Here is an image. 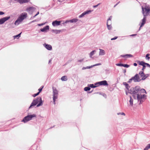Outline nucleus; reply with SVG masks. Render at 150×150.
Segmentation results:
<instances>
[{"mask_svg": "<svg viewBox=\"0 0 150 150\" xmlns=\"http://www.w3.org/2000/svg\"><path fill=\"white\" fill-rule=\"evenodd\" d=\"M61 21L56 20L52 22V25L54 26H57L60 25Z\"/></svg>", "mask_w": 150, "mask_h": 150, "instance_id": "4468645a", "label": "nucleus"}, {"mask_svg": "<svg viewBox=\"0 0 150 150\" xmlns=\"http://www.w3.org/2000/svg\"><path fill=\"white\" fill-rule=\"evenodd\" d=\"M15 1H17L20 4L21 0H14Z\"/></svg>", "mask_w": 150, "mask_h": 150, "instance_id": "603ef678", "label": "nucleus"}, {"mask_svg": "<svg viewBox=\"0 0 150 150\" xmlns=\"http://www.w3.org/2000/svg\"><path fill=\"white\" fill-rule=\"evenodd\" d=\"M44 46L47 50H52V47L51 45L46 43H44L43 45Z\"/></svg>", "mask_w": 150, "mask_h": 150, "instance_id": "f8f14e48", "label": "nucleus"}, {"mask_svg": "<svg viewBox=\"0 0 150 150\" xmlns=\"http://www.w3.org/2000/svg\"><path fill=\"white\" fill-rule=\"evenodd\" d=\"M35 8L33 7H30L26 9V11L28 12L33 11L35 9Z\"/></svg>", "mask_w": 150, "mask_h": 150, "instance_id": "aec40b11", "label": "nucleus"}, {"mask_svg": "<svg viewBox=\"0 0 150 150\" xmlns=\"http://www.w3.org/2000/svg\"><path fill=\"white\" fill-rule=\"evenodd\" d=\"M116 65L120 67H123V64H116Z\"/></svg>", "mask_w": 150, "mask_h": 150, "instance_id": "4c0bfd02", "label": "nucleus"}, {"mask_svg": "<svg viewBox=\"0 0 150 150\" xmlns=\"http://www.w3.org/2000/svg\"><path fill=\"white\" fill-rule=\"evenodd\" d=\"M22 21H21V20L19 19V18H18V19L16 21L15 23V25H18Z\"/></svg>", "mask_w": 150, "mask_h": 150, "instance_id": "412c9836", "label": "nucleus"}, {"mask_svg": "<svg viewBox=\"0 0 150 150\" xmlns=\"http://www.w3.org/2000/svg\"><path fill=\"white\" fill-rule=\"evenodd\" d=\"M100 50L99 53V55H103L105 54V51L102 49H99Z\"/></svg>", "mask_w": 150, "mask_h": 150, "instance_id": "6ab92c4d", "label": "nucleus"}, {"mask_svg": "<svg viewBox=\"0 0 150 150\" xmlns=\"http://www.w3.org/2000/svg\"><path fill=\"white\" fill-rule=\"evenodd\" d=\"M137 94H133V97L134 99H137Z\"/></svg>", "mask_w": 150, "mask_h": 150, "instance_id": "ea45409f", "label": "nucleus"}, {"mask_svg": "<svg viewBox=\"0 0 150 150\" xmlns=\"http://www.w3.org/2000/svg\"><path fill=\"white\" fill-rule=\"evenodd\" d=\"M123 67L126 68H128L129 67V65L127 64H123Z\"/></svg>", "mask_w": 150, "mask_h": 150, "instance_id": "e433bc0d", "label": "nucleus"}, {"mask_svg": "<svg viewBox=\"0 0 150 150\" xmlns=\"http://www.w3.org/2000/svg\"><path fill=\"white\" fill-rule=\"evenodd\" d=\"M136 34H132L131 35H130L131 36H134L136 35Z\"/></svg>", "mask_w": 150, "mask_h": 150, "instance_id": "13d9d810", "label": "nucleus"}, {"mask_svg": "<svg viewBox=\"0 0 150 150\" xmlns=\"http://www.w3.org/2000/svg\"><path fill=\"white\" fill-rule=\"evenodd\" d=\"M36 21L35 20H33V21H32V22H31V23H33V22H35Z\"/></svg>", "mask_w": 150, "mask_h": 150, "instance_id": "680f3d73", "label": "nucleus"}, {"mask_svg": "<svg viewBox=\"0 0 150 150\" xmlns=\"http://www.w3.org/2000/svg\"><path fill=\"white\" fill-rule=\"evenodd\" d=\"M137 63L140 65H142V66H144V65H145V62H144L143 61H137Z\"/></svg>", "mask_w": 150, "mask_h": 150, "instance_id": "393cba45", "label": "nucleus"}, {"mask_svg": "<svg viewBox=\"0 0 150 150\" xmlns=\"http://www.w3.org/2000/svg\"><path fill=\"white\" fill-rule=\"evenodd\" d=\"M91 12V10L86 11L82 13L81 15L79 16V18L83 17L85 15L88 14Z\"/></svg>", "mask_w": 150, "mask_h": 150, "instance_id": "ddd939ff", "label": "nucleus"}, {"mask_svg": "<svg viewBox=\"0 0 150 150\" xmlns=\"http://www.w3.org/2000/svg\"><path fill=\"white\" fill-rule=\"evenodd\" d=\"M146 95L145 94L141 95V94L139 93L137 94V99L138 101H140L139 104L142 103V102L143 101V99H146Z\"/></svg>", "mask_w": 150, "mask_h": 150, "instance_id": "423d86ee", "label": "nucleus"}, {"mask_svg": "<svg viewBox=\"0 0 150 150\" xmlns=\"http://www.w3.org/2000/svg\"><path fill=\"white\" fill-rule=\"evenodd\" d=\"M27 16V14L26 13H22L18 17L19 19L22 21Z\"/></svg>", "mask_w": 150, "mask_h": 150, "instance_id": "9b49d317", "label": "nucleus"}, {"mask_svg": "<svg viewBox=\"0 0 150 150\" xmlns=\"http://www.w3.org/2000/svg\"><path fill=\"white\" fill-rule=\"evenodd\" d=\"M51 61H52V60L51 59L49 61V63H50L51 62Z\"/></svg>", "mask_w": 150, "mask_h": 150, "instance_id": "bf43d9fd", "label": "nucleus"}, {"mask_svg": "<svg viewBox=\"0 0 150 150\" xmlns=\"http://www.w3.org/2000/svg\"><path fill=\"white\" fill-rule=\"evenodd\" d=\"M146 146L148 149L150 148V144H148Z\"/></svg>", "mask_w": 150, "mask_h": 150, "instance_id": "8fccbe9b", "label": "nucleus"}, {"mask_svg": "<svg viewBox=\"0 0 150 150\" xmlns=\"http://www.w3.org/2000/svg\"><path fill=\"white\" fill-rule=\"evenodd\" d=\"M91 66H87L86 67H83L82 68V70H85V69H90L91 68Z\"/></svg>", "mask_w": 150, "mask_h": 150, "instance_id": "72a5a7b5", "label": "nucleus"}, {"mask_svg": "<svg viewBox=\"0 0 150 150\" xmlns=\"http://www.w3.org/2000/svg\"><path fill=\"white\" fill-rule=\"evenodd\" d=\"M43 24H38V25L39 26H41V25H43Z\"/></svg>", "mask_w": 150, "mask_h": 150, "instance_id": "052dcab7", "label": "nucleus"}, {"mask_svg": "<svg viewBox=\"0 0 150 150\" xmlns=\"http://www.w3.org/2000/svg\"><path fill=\"white\" fill-rule=\"evenodd\" d=\"M124 72H126V71H124Z\"/></svg>", "mask_w": 150, "mask_h": 150, "instance_id": "338daca9", "label": "nucleus"}, {"mask_svg": "<svg viewBox=\"0 0 150 150\" xmlns=\"http://www.w3.org/2000/svg\"><path fill=\"white\" fill-rule=\"evenodd\" d=\"M130 99L129 100L130 104L131 106H132L133 105V99L132 98L131 96H130Z\"/></svg>", "mask_w": 150, "mask_h": 150, "instance_id": "a878e982", "label": "nucleus"}, {"mask_svg": "<svg viewBox=\"0 0 150 150\" xmlns=\"http://www.w3.org/2000/svg\"><path fill=\"white\" fill-rule=\"evenodd\" d=\"M119 2H118V3H117L116 4H117V5L119 4Z\"/></svg>", "mask_w": 150, "mask_h": 150, "instance_id": "69168bd1", "label": "nucleus"}, {"mask_svg": "<svg viewBox=\"0 0 150 150\" xmlns=\"http://www.w3.org/2000/svg\"><path fill=\"white\" fill-rule=\"evenodd\" d=\"M88 85L90 87H91V88H95L98 86V85H94L93 84H89Z\"/></svg>", "mask_w": 150, "mask_h": 150, "instance_id": "5701e85b", "label": "nucleus"}, {"mask_svg": "<svg viewBox=\"0 0 150 150\" xmlns=\"http://www.w3.org/2000/svg\"><path fill=\"white\" fill-rule=\"evenodd\" d=\"M4 14V12L2 11H0V15H2Z\"/></svg>", "mask_w": 150, "mask_h": 150, "instance_id": "3c124183", "label": "nucleus"}, {"mask_svg": "<svg viewBox=\"0 0 150 150\" xmlns=\"http://www.w3.org/2000/svg\"><path fill=\"white\" fill-rule=\"evenodd\" d=\"M36 117V115L34 114L32 115H28L25 117L22 121L24 123H26L31 120L33 117Z\"/></svg>", "mask_w": 150, "mask_h": 150, "instance_id": "20e7f679", "label": "nucleus"}, {"mask_svg": "<svg viewBox=\"0 0 150 150\" xmlns=\"http://www.w3.org/2000/svg\"><path fill=\"white\" fill-rule=\"evenodd\" d=\"M49 29V26L47 25L42 28L40 29V31L42 32H45L47 31V30Z\"/></svg>", "mask_w": 150, "mask_h": 150, "instance_id": "f3484780", "label": "nucleus"}, {"mask_svg": "<svg viewBox=\"0 0 150 150\" xmlns=\"http://www.w3.org/2000/svg\"><path fill=\"white\" fill-rule=\"evenodd\" d=\"M150 55L149 54H147L146 56V60H149L150 59V57L149 56Z\"/></svg>", "mask_w": 150, "mask_h": 150, "instance_id": "473e14b6", "label": "nucleus"}, {"mask_svg": "<svg viewBox=\"0 0 150 150\" xmlns=\"http://www.w3.org/2000/svg\"><path fill=\"white\" fill-rule=\"evenodd\" d=\"M20 4L27 3L30 1V0H21Z\"/></svg>", "mask_w": 150, "mask_h": 150, "instance_id": "b1692460", "label": "nucleus"}, {"mask_svg": "<svg viewBox=\"0 0 150 150\" xmlns=\"http://www.w3.org/2000/svg\"><path fill=\"white\" fill-rule=\"evenodd\" d=\"M107 27L108 29L110 30L112 29V27L111 26V25H110L109 24H107Z\"/></svg>", "mask_w": 150, "mask_h": 150, "instance_id": "2f4dec72", "label": "nucleus"}, {"mask_svg": "<svg viewBox=\"0 0 150 150\" xmlns=\"http://www.w3.org/2000/svg\"><path fill=\"white\" fill-rule=\"evenodd\" d=\"M142 9L143 16L146 17L150 13V7L149 6H146L145 8L142 7Z\"/></svg>", "mask_w": 150, "mask_h": 150, "instance_id": "7ed1b4c3", "label": "nucleus"}, {"mask_svg": "<svg viewBox=\"0 0 150 150\" xmlns=\"http://www.w3.org/2000/svg\"><path fill=\"white\" fill-rule=\"evenodd\" d=\"M61 79L62 81H66L67 80V76H62Z\"/></svg>", "mask_w": 150, "mask_h": 150, "instance_id": "bb28decb", "label": "nucleus"}, {"mask_svg": "<svg viewBox=\"0 0 150 150\" xmlns=\"http://www.w3.org/2000/svg\"><path fill=\"white\" fill-rule=\"evenodd\" d=\"M146 17L145 16H144L143 19L142 20V23L140 26V27L139 30H140L141 27H142L146 23Z\"/></svg>", "mask_w": 150, "mask_h": 150, "instance_id": "2eb2a0df", "label": "nucleus"}, {"mask_svg": "<svg viewBox=\"0 0 150 150\" xmlns=\"http://www.w3.org/2000/svg\"><path fill=\"white\" fill-rule=\"evenodd\" d=\"M58 1H59V2L61 1V0H58Z\"/></svg>", "mask_w": 150, "mask_h": 150, "instance_id": "0e129e2a", "label": "nucleus"}, {"mask_svg": "<svg viewBox=\"0 0 150 150\" xmlns=\"http://www.w3.org/2000/svg\"><path fill=\"white\" fill-rule=\"evenodd\" d=\"M148 148H147V147L146 146V147L144 148V150H148Z\"/></svg>", "mask_w": 150, "mask_h": 150, "instance_id": "864d4df0", "label": "nucleus"}, {"mask_svg": "<svg viewBox=\"0 0 150 150\" xmlns=\"http://www.w3.org/2000/svg\"><path fill=\"white\" fill-rule=\"evenodd\" d=\"M132 80H130V79H129V81H128V82L130 83Z\"/></svg>", "mask_w": 150, "mask_h": 150, "instance_id": "4d7b16f0", "label": "nucleus"}, {"mask_svg": "<svg viewBox=\"0 0 150 150\" xmlns=\"http://www.w3.org/2000/svg\"><path fill=\"white\" fill-rule=\"evenodd\" d=\"M21 32L19 34H18L16 35H15L13 36L14 39H15L16 38H17V39H18L19 38V37L21 36Z\"/></svg>", "mask_w": 150, "mask_h": 150, "instance_id": "c756f323", "label": "nucleus"}, {"mask_svg": "<svg viewBox=\"0 0 150 150\" xmlns=\"http://www.w3.org/2000/svg\"><path fill=\"white\" fill-rule=\"evenodd\" d=\"M39 13V12H38V13L33 17V18H35V16H37Z\"/></svg>", "mask_w": 150, "mask_h": 150, "instance_id": "09e8293b", "label": "nucleus"}, {"mask_svg": "<svg viewBox=\"0 0 150 150\" xmlns=\"http://www.w3.org/2000/svg\"><path fill=\"white\" fill-rule=\"evenodd\" d=\"M10 16H8L0 19V25L3 24L5 22L10 19Z\"/></svg>", "mask_w": 150, "mask_h": 150, "instance_id": "9d476101", "label": "nucleus"}, {"mask_svg": "<svg viewBox=\"0 0 150 150\" xmlns=\"http://www.w3.org/2000/svg\"><path fill=\"white\" fill-rule=\"evenodd\" d=\"M130 80H133L135 82H139L141 80L138 74H136L133 77L130 79Z\"/></svg>", "mask_w": 150, "mask_h": 150, "instance_id": "1a4fd4ad", "label": "nucleus"}, {"mask_svg": "<svg viewBox=\"0 0 150 150\" xmlns=\"http://www.w3.org/2000/svg\"><path fill=\"white\" fill-rule=\"evenodd\" d=\"M120 57L123 58H128L132 57L133 56L130 54H126L125 55H121Z\"/></svg>", "mask_w": 150, "mask_h": 150, "instance_id": "dca6fc26", "label": "nucleus"}, {"mask_svg": "<svg viewBox=\"0 0 150 150\" xmlns=\"http://www.w3.org/2000/svg\"><path fill=\"white\" fill-rule=\"evenodd\" d=\"M78 21V20L77 18H73L71 20L68 21H66V23L70 22L72 23H75L77 22Z\"/></svg>", "mask_w": 150, "mask_h": 150, "instance_id": "a211bd4d", "label": "nucleus"}, {"mask_svg": "<svg viewBox=\"0 0 150 150\" xmlns=\"http://www.w3.org/2000/svg\"><path fill=\"white\" fill-rule=\"evenodd\" d=\"M39 94V93L38 92L37 93L33 95V96L35 97Z\"/></svg>", "mask_w": 150, "mask_h": 150, "instance_id": "79ce46f5", "label": "nucleus"}, {"mask_svg": "<svg viewBox=\"0 0 150 150\" xmlns=\"http://www.w3.org/2000/svg\"><path fill=\"white\" fill-rule=\"evenodd\" d=\"M117 5V4H116L114 6V7H115Z\"/></svg>", "mask_w": 150, "mask_h": 150, "instance_id": "e2e57ef3", "label": "nucleus"}, {"mask_svg": "<svg viewBox=\"0 0 150 150\" xmlns=\"http://www.w3.org/2000/svg\"><path fill=\"white\" fill-rule=\"evenodd\" d=\"M123 84L124 85L126 86V88L127 89L129 90V88H130V86H129L128 84L126 82H124Z\"/></svg>", "mask_w": 150, "mask_h": 150, "instance_id": "c85d7f7f", "label": "nucleus"}, {"mask_svg": "<svg viewBox=\"0 0 150 150\" xmlns=\"http://www.w3.org/2000/svg\"><path fill=\"white\" fill-rule=\"evenodd\" d=\"M100 3H99L97 5L93 6V8H96L98 6L100 5Z\"/></svg>", "mask_w": 150, "mask_h": 150, "instance_id": "c03bdc74", "label": "nucleus"}, {"mask_svg": "<svg viewBox=\"0 0 150 150\" xmlns=\"http://www.w3.org/2000/svg\"><path fill=\"white\" fill-rule=\"evenodd\" d=\"M117 37H115L112 38L111 39V40H115L117 39Z\"/></svg>", "mask_w": 150, "mask_h": 150, "instance_id": "49530a36", "label": "nucleus"}, {"mask_svg": "<svg viewBox=\"0 0 150 150\" xmlns=\"http://www.w3.org/2000/svg\"><path fill=\"white\" fill-rule=\"evenodd\" d=\"M112 18V16H111L108 19H110V20H111V19Z\"/></svg>", "mask_w": 150, "mask_h": 150, "instance_id": "6e6d98bb", "label": "nucleus"}, {"mask_svg": "<svg viewBox=\"0 0 150 150\" xmlns=\"http://www.w3.org/2000/svg\"><path fill=\"white\" fill-rule=\"evenodd\" d=\"M129 93L131 94H135L138 93H146V92L144 89H140V87L136 86L134 88H131L129 90Z\"/></svg>", "mask_w": 150, "mask_h": 150, "instance_id": "f257e3e1", "label": "nucleus"}, {"mask_svg": "<svg viewBox=\"0 0 150 150\" xmlns=\"http://www.w3.org/2000/svg\"><path fill=\"white\" fill-rule=\"evenodd\" d=\"M52 31L56 34H57L60 33L61 32V30H53Z\"/></svg>", "mask_w": 150, "mask_h": 150, "instance_id": "4be33fe9", "label": "nucleus"}, {"mask_svg": "<svg viewBox=\"0 0 150 150\" xmlns=\"http://www.w3.org/2000/svg\"><path fill=\"white\" fill-rule=\"evenodd\" d=\"M83 59H81L78 60V62H83Z\"/></svg>", "mask_w": 150, "mask_h": 150, "instance_id": "a18cd8bd", "label": "nucleus"}, {"mask_svg": "<svg viewBox=\"0 0 150 150\" xmlns=\"http://www.w3.org/2000/svg\"><path fill=\"white\" fill-rule=\"evenodd\" d=\"M43 88V86H42V87H41V88H39V89H38L39 92H38L39 93H40L41 91Z\"/></svg>", "mask_w": 150, "mask_h": 150, "instance_id": "58836bf2", "label": "nucleus"}, {"mask_svg": "<svg viewBox=\"0 0 150 150\" xmlns=\"http://www.w3.org/2000/svg\"><path fill=\"white\" fill-rule=\"evenodd\" d=\"M145 68H146V66L145 65H144V66H143V68L142 69V70L143 71L144 69H145Z\"/></svg>", "mask_w": 150, "mask_h": 150, "instance_id": "de8ad7c7", "label": "nucleus"}, {"mask_svg": "<svg viewBox=\"0 0 150 150\" xmlns=\"http://www.w3.org/2000/svg\"><path fill=\"white\" fill-rule=\"evenodd\" d=\"M139 74L140 75V77L142 78L141 80H144L147 77L149 76L148 74H145L143 71H140L139 73Z\"/></svg>", "mask_w": 150, "mask_h": 150, "instance_id": "6e6552de", "label": "nucleus"}, {"mask_svg": "<svg viewBox=\"0 0 150 150\" xmlns=\"http://www.w3.org/2000/svg\"><path fill=\"white\" fill-rule=\"evenodd\" d=\"M43 105V102L42 100L41 97H39L36 99H34L30 106L29 107V108H30L32 106H35L37 105L36 107H38L40 106H41Z\"/></svg>", "mask_w": 150, "mask_h": 150, "instance_id": "f03ea898", "label": "nucleus"}, {"mask_svg": "<svg viewBox=\"0 0 150 150\" xmlns=\"http://www.w3.org/2000/svg\"><path fill=\"white\" fill-rule=\"evenodd\" d=\"M95 85H103L105 86H108V84L107 83V81L106 80H103L102 81H100L96 82L95 84Z\"/></svg>", "mask_w": 150, "mask_h": 150, "instance_id": "0eeeda50", "label": "nucleus"}, {"mask_svg": "<svg viewBox=\"0 0 150 150\" xmlns=\"http://www.w3.org/2000/svg\"><path fill=\"white\" fill-rule=\"evenodd\" d=\"M90 89H91V88L89 87V86L85 87L84 88V90L85 91H89V90H90Z\"/></svg>", "mask_w": 150, "mask_h": 150, "instance_id": "7c9ffc66", "label": "nucleus"}, {"mask_svg": "<svg viewBox=\"0 0 150 150\" xmlns=\"http://www.w3.org/2000/svg\"><path fill=\"white\" fill-rule=\"evenodd\" d=\"M101 63H99L98 64H96L94 65H92L91 66V67L92 68L94 66L100 65H101Z\"/></svg>", "mask_w": 150, "mask_h": 150, "instance_id": "f704fd0d", "label": "nucleus"}, {"mask_svg": "<svg viewBox=\"0 0 150 150\" xmlns=\"http://www.w3.org/2000/svg\"><path fill=\"white\" fill-rule=\"evenodd\" d=\"M146 65L147 67L150 68V65L149 64L147 63H145V65Z\"/></svg>", "mask_w": 150, "mask_h": 150, "instance_id": "37998d69", "label": "nucleus"}, {"mask_svg": "<svg viewBox=\"0 0 150 150\" xmlns=\"http://www.w3.org/2000/svg\"><path fill=\"white\" fill-rule=\"evenodd\" d=\"M96 52V50H94L92 51L89 54V55H90V57H91L94 54L95 52Z\"/></svg>", "mask_w": 150, "mask_h": 150, "instance_id": "cd10ccee", "label": "nucleus"}, {"mask_svg": "<svg viewBox=\"0 0 150 150\" xmlns=\"http://www.w3.org/2000/svg\"><path fill=\"white\" fill-rule=\"evenodd\" d=\"M53 99L54 104H55V100L57 98L58 91L56 88H53Z\"/></svg>", "mask_w": 150, "mask_h": 150, "instance_id": "39448f33", "label": "nucleus"}, {"mask_svg": "<svg viewBox=\"0 0 150 150\" xmlns=\"http://www.w3.org/2000/svg\"><path fill=\"white\" fill-rule=\"evenodd\" d=\"M134 65L135 66H136L137 65V64L136 63H134Z\"/></svg>", "mask_w": 150, "mask_h": 150, "instance_id": "5fc2aeb1", "label": "nucleus"}, {"mask_svg": "<svg viewBox=\"0 0 150 150\" xmlns=\"http://www.w3.org/2000/svg\"><path fill=\"white\" fill-rule=\"evenodd\" d=\"M118 115H125V114L124 112H119L117 113Z\"/></svg>", "mask_w": 150, "mask_h": 150, "instance_id": "a19ab883", "label": "nucleus"}, {"mask_svg": "<svg viewBox=\"0 0 150 150\" xmlns=\"http://www.w3.org/2000/svg\"><path fill=\"white\" fill-rule=\"evenodd\" d=\"M107 24H109L110 25H111V20H110V19H108L107 23Z\"/></svg>", "mask_w": 150, "mask_h": 150, "instance_id": "c9c22d12", "label": "nucleus"}]
</instances>
